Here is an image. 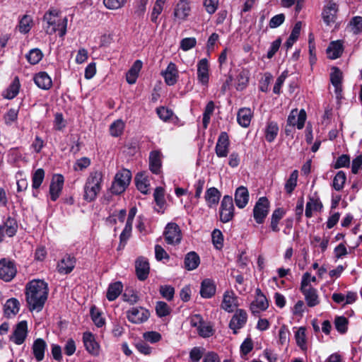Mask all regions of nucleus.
Wrapping results in <instances>:
<instances>
[{
	"label": "nucleus",
	"mask_w": 362,
	"mask_h": 362,
	"mask_svg": "<svg viewBox=\"0 0 362 362\" xmlns=\"http://www.w3.org/2000/svg\"><path fill=\"white\" fill-rule=\"evenodd\" d=\"M216 293V286L214 282L209 279H206L202 281L200 294L204 298H211Z\"/></svg>",
	"instance_id": "obj_32"
},
{
	"label": "nucleus",
	"mask_w": 362,
	"mask_h": 362,
	"mask_svg": "<svg viewBox=\"0 0 362 362\" xmlns=\"http://www.w3.org/2000/svg\"><path fill=\"white\" fill-rule=\"evenodd\" d=\"M149 316V311L143 307H133L127 311V318L133 324L144 323Z\"/></svg>",
	"instance_id": "obj_7"
},
{
	"label": "nucleus",
	"mask_w": 362,
	"mask_h": 362,
	"mask_svg": "<svg viewBox=\"0 0 362 362\" xmlns=\"http://www.w3.org/2000/svg\"><path fill=\"white\" fill-rule=\"evenodd\" d=\"M47 343L41 338L36 339L33 344L32 351L35 358L37 361H42L45 358Z\"/></svg>",
	"instance_id": "obj_27"
},
{
	"label": "nucleus",
	"mask_w": 362,
	"mask_h": 362,
	"mask_svg": "<svg viewBox=\"0 0 362 362\" xmlns=\"http://www.w3.org/2000/svg\"><path fill=\"white\" fill-rule=\"evenodd\" d=\"M185 268L188 271H192L198 267L200 264L199 255L195 252H188L184 260Z\"/></svg>",
	"instance_id": "obj_36"
},
{
	"label": "nucleus",
	"mask_w": 362,
	"mask_h": 362,
	"mask_svg": "<svg viewBox=\"0 0 362 362\" xmlns=\"http://www.w3.org/2000/svg\"><path fill=\"white\" fill-rule=\"evenodd\" d=\"M75 264V257L70 255H66L58 262L57 270L61 274H68L73 271Z\"/></svg>",
	"instance_id": "obj_21"
},
{
	"label": "nucleus",
	"mask_w": 362,
	"mask_h": 362,
	"mask_svg": "<svg viewBox=\"0 0 362 362\" xmlns=\"http://www.w3.org/2000/svg\"><path fill=\"white\" fill-rule=\"evenodd\" d=\"M45 178V171L42 168L36 170L32 177V187L33 189H38Z\"/></svg>",
	"instance_id": "obj_53"
},
{
	"label": "nucleus",
	"mask_w": 362,
	"mask_h": 362,
	"mask_svg": "<svg viewBox=\"0 0 362 362\" xmlns=\"http://www.w3.org/2000/svg\"><path fill=\"white\" fill-rule=\"evenodd\" d=\"M294 337L298 346L303 351L307 349V337L306 329L305 327H300L297 328L295 332Z\"/></svg>",
	"instance_id": "obj_39"
},
{
	"label": "nucleus",
	"mask_w": 362,
	"mask_h": 362,
	"mask_svg": "<svg viewBox=\"0 0 362 362\" xmlns=\"http://www.w3.org/2000/svg\"><path fill=\"white\" fill-rule=\"evenodd\" d=\"M17 229L18 224L16 219L8 217L4 224L0 226V243L4 240L5 236L13 237L15 235Z\"/></svg>",
	"instance_id": "obj_19"
},
{
	"label": "nucleus",
	"mask_w": 362,
	"mask_h": 362,
	"mask_svg": "<svg viewBox=\"0 0 362 362\" xmlns=\"http://www.w3.org/2000/svg\"><path fill=\"white\" fill-rule=\"evenodd\" d=\"M269 202L267 197H262L256 202L253 209V216L255 221L261 224L264 223L269 214Z\"/></svg>",
	"instance_id": "obj_6"
},
{
	"label": "nucleus",
	"mask_w": 362,
	"mask_h": 362,
	"mask_svg": "<svg viewBox=\"0 0 362 362\" xmlns=\"http://www.w3.org/2000/svg\"><path fill=\"white\" fill-rule=\"evenodd\" d=\"M298 171L294 170L290 175L285 184V190L288 194H291L297 185Z\"/></svg>",
	"instance_id": "obj_48"
},
{
	"label": "nucleus",
	"mask_w": 362,
	"mask_h": 362,
	"mask_svg": "<svg viewBox=\"0 0 362 362\" xmlns=\"http://www.w3.org/2000/svg\"><path fill=\"white\" fill-rule=\"evenodd\" d=\"M19 301L16 298H10L4 305V314L8 317L16 315L19 311Z\"/></svg>",
	"instance_id": "obj_37"
},
{
	"label": "nucleus",
	"mask_w": 362,
	"mask_h": 362,
	"mask_svg": "<svg viewBox=\"0 0 362 362\" xmlns=\"http://www.w3.org/2000/svg\"><path fill=\"white\" fill-rule=\"evenodd\" d=\"M255 298L250 304V310L255 315L266 310L269 307V301L259 288L255 291Z\"/></svg>",
	"instance_id": "obj_10"
},
{
	"label": "nucleus",
	"mask_w": 362,
	"mask_h": 362,
	"mask_svg": "<svg viewBox=\"0 0 362 362\" xmlns=\"http://www.w3.org/2000/svg\"><path fill=\"white\" fill-rule=\"evenodd\" d=\"M303 294L306 304L308 307L313 308L320 304V300L317 291L314 288H300Z\"/></svg>",
	"instance_id": "obj_28"
},
{
	"label": "nucleus",
	"mask_w": 362,
	"mask_h": 362,
	"mask_svg": "<svg viewBox=\"0 0 362 362\" xmlns=\"http://www.w3.org/2000/svg\"><path fill=\"white\" fill-rule=\"evenodd\" d=\"M346 180V174L340 170L339 171L333 179L332 186L337 191H340L343 189Z\"/></svg>",
	"instance_id": "obj_52"
},
{
	"label": "nucleus",
	"mask_w": 362,
	"mask_h": 362,
	"mask_svg": "<svg viewBox=\"0 0 362 362\" xmlns=\"http://www.w3.org/2000/svg\"><path fill=\"white\" fill-rule=\"evenodd\" d=\"M127 0H103L105 6L110 10H116L122 8Z\"/></svg>",
	"instance_id": "obj_61"
},
{
	"label": "nucleus",
	"mask_w": 362,
	"mask_h": 362,
	"mask_svg": "<svg viewBox=\"0 0 362 362\" xmlns=\"http://www.w3.org/2000/svg\"><path fill=\"white\" fill-rule=\"evenodd\" d=\"M45 24L43 28L48 35H52L57 32L63 37L66 33L68 19L61 16V11L55 8H50L45 12L43 16Z\"/></svg>",
	"instance_id": "obj_2"
},
{
	"label": "nucleus",
	"mask_w": 362,
	"mask_h": 362,
	"mask_svg": "<svg viewBox=\"0 0 362 362\" xmlns=\"http://www.w3.org/2000/svg\"><path fill=\"white\" fill-rule=\"evenodd\" d=\"M123 286L120 281L111 284L107 291V298L110 301L115 300L122 293Z\"/></svg>",
	"instance_id": "obj_42"
},
{
	"label": "nucleus",
	"mask_w": 362,
	"mask_h": 362,
	"mask_svg": "<svg viewBox=\"0 0 362 362\" xmlns=\"http://www.w3.org/2000/svg\"><path fill=\"white\" fill-rule=\"evenodd\" d=\"M122 298L124 302H127L130 305L136 303L139 299L136 292L132 289L125 290L122 295Z\"/></svg>",
	"instance_id": "obj_56"
},
{
	"label": "nucleus",
	"mask_w": 362,
	"mask_h": 362,
	"mask_svg": "<svg viewBox=\"0 0 362 362\" xmlns=\"http://www.w3.org/2000/svg\"><path fill=\"white\" fill-rule=\"evenodd\" d=\"M17 269L13 262L5 258L0 259V279L4 281H11L16 276Z\"/></svg>",
	"instance_id": "obj_9"
},
{
	"label": "nucleus",
	"mask_w": 362,
	"mask_h": 362,
	"mask_svg": "<svg viewBox=\"0 0 362 362\" xmlns=\"http://www.w3.org/2000/svg\"><path fill=\"white\" fill-rule=\"evenodd\" d=\"M221 192L216 187L209 188L205 193L204 198L209 207L216 206L220 199Z\"/></svg>",
	"instance_id": "obj_33"
},
{
	"label": "nucleus",
	"mask_w": 362,
	"mask_h": 362,
	"mask_svg": "<svg viewBox=\"0 0 362 362\" xmlns=\"http://www.w3.org/2000/svg\"><path fill=\"white\" fill-rule=\"evenodd\" d=\"M18 110L15 108H11L5 114L4 119L6 124H12L18 118Z\"/></svg>",
	"instance_id": "obj_64"
},
{
	"label": "nucleus",
	"mask_w": 362,
	"mask_h": 362,
	"mask_svg": "<svg viewBox=\"0 0 362 362\" xmlns=\"http://www.w3.org/2000/svg\"><path fill=\"white\" fill-rule=\"evenodd\" d=\"M317 279L314 276H311L309 272H305L302 276L300 282V288H314L311 286V283L316 282Z\"/></svg>",
	"instance_id": "obj_57"
},
{
	"label": "nucleus",
	"mask_w": 362,
	"mask_h": 362,
	"mask_svg": "<svg viewBox=\"0 0 362 362\" xmlns=\"http://www.w3.org/2000/svg\"><path fill=\"white\" fill-rule=\"evenodd\" d=\"M285 214L284 210L281 208H278L274 211L271 218V228L274 232H278L279 228L278 224L279 221L284 217Z\"/></svg>",
	"instance_id": "obj_46"
},
{
	"label": "nucleus",
	"mask_w": 362,
	"mask_h": 362,
	"mask_svg": "<svg viewBox=\"0 0 362 362\" xmlns=\"http://www.w3.org/2000/svg\"><path fill=\"white\" fill-rule=\"evenodd\" d=\"M43 54L40 49L35 48L31 49L29 53L26 55L28 61L31 64H37L42 58Z\"/></svg>",
	"instance_id": "obj_55"
},
{
	"label": "nucleus",
	"mask_w": 362,
	"mask_h": 362,
	"mask_svg": "<svg viewBox=\"0 0 362 362\" xmlns=\"http://www.w3.org/2000/svg\"><path fill=\"white\" fill-rule=\"evenodd\" d=\"M234 205L232 197L225 195L220 206V220L223 223H227L232 220L234 216Z\"/></svg>",
	"instance_id": "obj_5"
},
{
	"label": "nucleus",
	"mask_w": 362,
	"mask_h": 362,
	"mask_svg": "<svg viewBox=\"0 0 362 362\" xmlns=\"http://www.w3.org/2000/svg\"><path fill=\"white\" fill-rule=\"evenodd\" d=\"M64 182V177L60 174L54 175L49 185V196L55 202L61 194Z\"/></svg>",
	"instance_id": "obj_15"
},
{
	"label": "nucleus",
	"mask_w": 362,
	"mask_h": 362,
	"mask_svg": "<svg viewBox=\"0 0 362 362\" xmlns=\"http://www.w3.org/2000/svg\"><path fill=\"white\" fill-rule=\"evenodd\" d=\"M279 132V127L276 122L269 121L267 123L264 134L265 139L268 142H272L276 139Z\"/></svg>",
	"instance_id": "obj_40"
},
{
	"label": "nucleus",
	"mask_w": 362,
	"mask_h": 362,
	"mask_svg": "<svg viewBox=\"0 0 362 362\" xmlns=\"http://www.w3.org/2000/svg\"><path fill=\"white\" fill-rule=\"evenodd\" d=\"M351 30L354 34H358L362 31V17L355 16L349 23Z\"/></svg>",
	"instance_id": "obj_58"
},
{
	"label": "nucleus",
	"mask_w": 362,
	"mask_h": 362,
	"mask_svg": "<svg viewBox=\"0 0 362 362\" xmlns=\"http://www.w3.org/2000/svg\"><path fill=\"white\" fill-rule=\"evenodd\" d=\"M290 331L287 326L282 325L279 330V342L282 346H288L290 342Z\"/></svg>",
	"instance_id": "obj_49"
},
{
	"label": "nucleus",
	"mask_w": 362,
	"mask_h": 362,
	"mask_svg": "<svg viewBox=\"0 0 362 362\" xmlns=\"http://www.w3.org/2000/svg\"><path fill=\"white\" fill-rule=\"evenodd\" d=\"M238 306V300L232 291H226L221 303V308L228 313H231Z\"/></svg>",
	"instance_id": "obj_25"
},
{
	"label": "nucleus",
	"mask_w": 362,
	"mask_h": 362,
	"mask_svg": "<svg viewBox=\"0 0 362 362\" xmlns=\"http://www.w3.org/2000/svg\"><path fill=\"white\" fill-rule=\"evenodd\" d=\"M160 293L161 296L168 300H171L175 294V289L169 285L160 286Z\"/></svg>",
	"instance_id": "obj_60"
},
{
	"label": "nucleus",
	"mask_w": 362,
	"mask_h": 362,
	"mask_svg": "<svg viewBox=\"0 0 362 362\" xmlns=\"http://www.w3.org/2000/svg\"><path fill=\"white\" fill-rule=\"evenodd\" d=\"M33 79L36 86L42 90H48L52 87V79L50 76L45 71H41L36 74Z\"/></svg>",
	"instance_id": "obj_29"
},
{
	"label": "nucleus",
	"mask_w": 362,
	"mask_h": 362,
	"mask_svg": "<svg viewBox=\"0 0 362 362\" xmlns=\"http://www.w3.org/2000/svg\"><path fill=\"white\" fill-rule=\"evenodd\" d=\"M142 68V62L136 60L126 75V79L128 83L134 84L136 83L139 73Z\"/></svg>",
	"instance_id": "obj_35"
},
{
	"label": "nucleus",
	"mask_w": 362,
	"mask_h": 362,
	"mask_svg": "<svg viewBox=\"0 0 362 362\" xmlns=\"http://www.w3.org/2000/svg\"><path fill=\"white\" fill-rule=\"evenodd\" d=\"M306 120V112L305 110L301 109L298 111L297 109L292 110L288 119L287 124L291 127H296L298 129L303 128Z\"/></svg>",
	"instance_id": "obj_12"
},
{
	"label": "nucleus",
	"mask_w": 362,
	"mask_h": 362,
	"mask_svg": "<svg viewBox=\"0 0 362 362\" xmlns=\"http://www.w3.org/2000/svg\"><path fill=\"white\" fill-rule=\"evenodd\" d=\"M190 12L189 2L187 0H180L174 8L173 15L176 20L182 22L187 19Z\"/></svg>",
	"instance_id": "obj_17"
},
{
	"label": "nucleus",
	"mask_w": 362,
	"mask_h": 362,
	"mask_svg": "<svg viewBox=\"0 0 362 362\" xmlns=\"http://www.w3.org/2000/svg\"><path fill=\"white\" fill-rule=\"evenodd\" d=\"M230 139L226 132H222L218 136L216 146L215 153L218 158H226L229 153Z\"/></svg>",
	"instance_id": "obj_11"
},
{
	"label": "nucleus",
	"mask_w": 362,
	"mask_h": 362,
	"mask_svg": "<svg viewBox=\"0 0 362 362\" xmlns=\"http://www.w3.org/2000/svg\"><path fill=\"white\" fill-rule=\"evenodd\" d=\"M28 335V323L26 321H21L18 322L10 336V340L17 345L22 344Z\"/></svg>",
	"instance_id": "obj_13"
},
{
	"label": "nucleus",
	"mask_w": 362,
	"mask_h": 362,
	"mask_svg": "<svg viewBox=\"0 0 362 362\" xmlns=\"http://www.w3.org/2000/svg\"><path fill=\"white\" fill-rule=\"evenodd\" d=\"M338 12V5L333 1H329L324 6L322 16V19L327 25L334 23L337 19Z\"/></svg>",
	"instance_id": "obj_18"
},
{
	"label": "nucleus",
	"mask_w": 362,
	"mask_h": 362,
	"mask_svg": "<svg viewBox=\"0 0 362 362\" xmlns=\"http://www.w3.org/2000/svg\"><path fill=\"white\" fill-rule=\"evenodd\" d=\"M48 285L40 279H33L25 286L26 302L30 310L40 312L47 299Z\"/></svg>",
	"instance_id": "obj_1"
},
{
	"label": "nucleus",
	"mask_w": 362,
	"mask_h": 362,
	"mask_svg": "<svg viewBox=\"0 0 362 362\" xmlns=\"http://www.w3.org/2000/svg\"><path fill=\"white\" fill-rule=\"evenodd\" d=\"M156 311L159 317H165L170 314V309L166 303L159 301L156 303Z\"/></svg>",
	"instance_id": "obj_59"
},
{
	"label": "nucleus",
	"mask_w": 362,
	"mask_h": 362,
	"mask_svg": "<svg viewBox=\"0 0 362 362\" xmlns=\"http://www.w3.org/2000/svg\"><path fill=\"white\" fill-rule=\"evenodd\" d=\"M162 76L164 78L165 82L168 86L175 85L178 79L179 74L176 65L170 62L165 71H162Z\"/></svg>",
	"instance_id": "obj_23"
},
{
	"label": "nucleus",
	"mask_w": 362,
	"mask_h": 362,
	"mask_svg": "<svg viewBox=\"0 0 362 362\" xmlns=\"http://www.w3.org/2000/svg\"><path fill=\"white\" fill-rule=\"evenodd\" d=\"M215 109V105L213 101H209L204 110L203 113L202 123L204 129H206L211 119V116L213 114Z\"/></svg>",
	"instance_id": "obj_50"
},
{
	"label": "nucleus",
	"mask_w": 362,
	"mask_h": 362,
	"mask_svg": "<svg viewBox=\"0 0 362 362\" xmlns=\"http://www.w3.org/2000/svg\"><path fill=\"white\" fill-rule=\"evenodd\" d=\"M103 182V174L95 170L88 175L83 186V199L88 202L94 201L99 194Z\"/></svg>",
	"instance_id": "obj_3"
},
{
	"label": "nucleus",
	"mask_w": 362,
	"mask_h": 362,
	"mask_svg": "<svg viewBox=\"0 0 362 362\" xmlns=\"http://www.w3.org/2000/svg\"><path fill=\"white\" fill-rule=\"evenodd\" d=\"M343 50V44L341 40L333 41L327 49V57L331 59H336L341 55Z\"/></svg>",
	"instance_id": "obj_34"
},
{
	"label": "nucleus",
	"mask_w": 362,
	"mask_h": 362,
	"mask_svg": "<svg viewBox=\"0 0 362 362\" xmlns=\"http://www.w3.org/2000/svg\"><path fill=\"white\" fill-rule=\"evenodd\" d=\"M136 185L137 189L143 194H146L150 189V179L144 173H139L136 175Z\"/></svg>",
	"instance_id": "obj_31"
},
{
	"label": "nucleus",
	"mask_w": 362,
	"mask_h": 362,
	"mask_svg": "<svg viewBox=\"0 0 362 362\" xmlns=\"http://www.w3.org/2000/svg\"><path fill=\"white\" fill-rule=\"evenodd\" d=\"M247 320V315L246 311L243 309H238L232 317L229 323V327L233 329L234 334H237L238 331L245 326Z\"/></svg>",
	"instance_id": "obj_16"
},
{
	"label": "nucleus",
	"mask_w": 362,
	"mask_h": 362,
	"mask_svg": "<svg viewBox=\"0 0 362 362\" xmlns=\"http://www.w3.org/2000/svg\"><path fill=\"white\" fill-rule=\"evenodd\" d=\"M197 80L202 86H206L209 81V65L206 59H202L197 63Z\"/></svg>",
	"instance_id": "obj_20"
},
{
	"label": "nucleus",
	"mask_w": 362,
	"mask_h": 362,
	"mask_svg": "<svg viewBox=\"0 0 362 362\" xmlns=\"http://www.w3.org/2000/svg\"><path fill=\"white\" fill-rule=\"evenodd\" d=\"M249 192L244 186L238 187L235 192L234 199L239 209H243L249 202Z\"/></svg>",
	"instance_id": "obj_24"
},
{
	"label": "nucleus",
	"mask_w": 362,
	"mask_h": 362,
	"mask_svg": "<svg viewBox=\"0 0 362 362\" xmlns=\"http://www.w3.org/2000/svg\"><path fill=\"white\" fill-rule=\"evenodd\" d=\"M164 237L169 245H177L182 239V233L178 225L175 223H169L165 229Z\"/></svg>",
	"instance_id": "obj_8"
},
{
	"label": "nucleus",
	"mask_w": 362,
	"mask_h": 362,
	"mask_svg": "<svg viewBox=\"0 0 362 362\" xmlns=\"http://www.w3.org/2000/svg\"><path fill=\"white\" fill-rule=\"evenodd\" d=\"M83 342L86 350L90 354L94 356L100 354V346L93 334L90 332H84L83 334Z\"/></svg>",
	"instance_id": "obj_14"
},
{
	"label": "nucleus",
	"mask_w": 362,
	"mask_h": 362,
	"mask_svg": "<svg viewBox=\"0 0 362 362\" xmlns=\"http://www.w3.org/2000/svg\"><path fill=\"white\" fill-rule=\"evenodd\" d=\"M342 72L337 67H333L330 74V81L334 87V92L337 99L341 98V81H342Z\"/></svg>",
	"instance_id": "obj_22"
},
{
	"label": "nucleus",
	"mask_w": 362,
	"mask_h": 362,
	"mask_svg": "<svg viewBox=\"0 0 362 362\" xmlns=\"http://www.w3.org/2000/svg\"><path fill=\"white\" fill-rule=\"evenodd\" d=\"M252 116L253 113L250 108L243 107L237 114V121L241 127L245 128L250 126Z\"/></svg>",
	"instance_id": "obj_30"
},
{
	"label": "nucleus",
	"mask_w": 362,
	"mask_h": 362,
	"mask_svg": "<svg viewBox=\"0 0 362 362\" xmlns=\"http://www.w3.org/2000/svg\"><path fill=\"white\" fill-rule=\"evenodd\" d=\"M124 127L125 124L123 120L117 119L111 124L110 133L112 136L117 137L122 134Z\"/></svg>",
	"instance_id": "obj_51"
},
{
	"label": "nucleus",
	"mask_w": 362,
	"mask_h": 362,
	"mask_svg": "<svg viewBox=\"0 0 362 362\" xmlns=\"http://www.w3.org/2000/svg\"><path fill=\"white\" fill-rule=\"evenodd\" d=\"M90 165V160L87 157H82L75 162L74 170L75 171H81L87 168Z\"/></svg>",
	"instance_id": "obj_63"
},
{
	"label": "nucleus",
	"mask_w": 362,
	"mask_h": 362,
	"mask_svg": "<svg viewBox=\"0 0 362 362\" xmlns=\"http://www.w3.org/2000/svg\"><path fill=\"white\" fill-rule=\"evenodd\" d=\"M322 208V204L319 199L310 198L306 204L305 216L311 218L314 211H320Z\"/></svg>",
	"instance_id": "obj_43"
},
{
	"label": "nucleus",
	"mask_w": 362,
	"mask_h": 362,
	"mask_svg": "<svg viewBox=\"0 0 362 362\" xmlns=\"http://www.w3.org/2000/svg\"><path fill=\"white\" fill-rule=\"evenodd\" d=\"M238 83L236 88L238 90L244 89L249 81V71L247 70L241 71L237 76Z\"/></svg>",
	"instance_id": "obj_54"
},
{
	"label": "nucleus",
	"mask_w": 362,
	"mask_h": 362,
	"mask_svg": "<svg viewBox=\"0 0 362 362\" xmlns=\"http://www.w3.org/2000/svg\"><path fill=\"white\" fill-rule=\"evenodd\" d=\"M21 83L18 77H15L8 88L3 93L4 98L11 100L14 98L18 93Z\"/></svg>",
	"instance_id": "obj_38"
},
{
	"label": "nucleus",
	"mask_w": 362,
	"mask_h": 362,
	"mask_svg": "<svg viewBox=\"0 0 362 362\" xmlns=\"http://www.w3.org/2000/svg\"><path fill=\"white\" fill-rule=\"evenodd\" d=\"M197 45V40L195 37H185L180 41V48L183 51H188Z\"/></svg>",
	"instance_id": "obj_62"
},
{
	"label": "nucleus",
	"mask_w": 362,
	"mask_h": 362,
	"mask_svg": "<svg viewBox=\"0 0 362 362\" xmlns=\"http://www.w3.org/2000/svg\"><path fill=\"white\" fill-rule=\"evenodd\" d=\"M136 272L139 280L144 281L147 279L149 274V263L144 257H139L136 261Z\"/></svg>",
	"instance_id": "obj_26"
},
{
	"label": "nucleus",
	"mask_w": 362,
	"mask_h": 362,
	"mask_svg": "<svg viewBox=\"0 0 362 362\" xmlns=\"http://www.w3.org/2000/svg\"><path fill=\"white\" fill-rule=\"evenodd\" d=\"M33 25V18L28 15H24L19 21L18 29L21 33L26 34L32 28Z\"/></svg>",
	"instance_id": "obj_45"
},
{
	"label": "nucleus",
	"mask_w": 362,
	"mask_h": 362,
	"mask_svg": "<svg viewBox=\"0 0 362 362\" xmlns=\"http://www.w3.org/2000/svg\"><path fill=\"white\" fill-rule=\"evenodd\" d=\"M166 0H156L151 13V21L158 25L159 23L158 16L163 10V6Z\"/></svg>",
	"instance_id": "obj_44"
},
{
	"label": "nucleus",
	"mask_w": 362,
	"mask_h": 362,
	"mask_svg": "<svg viewBox=\"0 0 362 362\" xmlns=\"http://www.w3.org/2000/svg\"><path fill=\"white\" fill-rule=\"evenodd\" d=\"M300 29L301 22H297L295 24L289 37L288 38L285 43V45L287 49H290L293 45L295 42L298 40L300 35Z\"/></svg>",
	"instance_id": "obj_47"
},
{
	"label": "nucleus",
	"mask_w": 362,
	"mask_h": 362,
	"mask_svg": "<svg viewBox=\"0 0 362 362\" xmlns=\"http://www.w3.org/2000/svg\"><path fill=\"white\" fill-rule=\"evenodd\" d=\"M149 167L152 173L158 174L161 168V160L160 153L153 151L149 156Z\"/></svg>",
	"instance_id": "obj_41"
},
{
	"label": "nucleus",
	"mask_w": 362,
	"mask_h": 362,
	"mask_svg": "<svg viewBox=\"0 0 362 362\" xmlns=\"http://www.w3.org/2000/svg\"><path fill=\"white\" fill-rule=\"evenodd\" d=\"M132 178V173L127 169H122L117 173L112 184L110 191L112 194H120L129 186Z\"/></svg>",
	"instance_id": "obj_4"
}]
</instances>
